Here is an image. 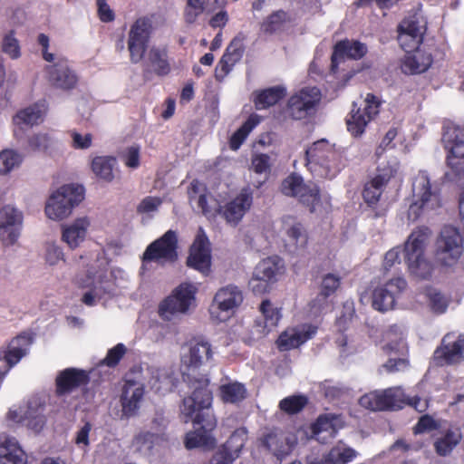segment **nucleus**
<instances>
[{"mask_svg": "<svg viewBox=\"0 0 464 464\" xmlns=\"http://www.w3.org/2000/svg\"><path fill=\"white\" fill-rule=\"evenodd\" d=\"M208 385L207 377L192 381L189 385L191 394L184 398L180 407L183 420L191 421L196 429L186 434L185 446L188 450L208 444V433L217 426V420L210 411L213 397Z\"/></svg>", "mask_w": 464, "mask_h": 464, "instance_id": "f257e3e1", "label": "nucleus"}, {"mask_svg": "<svg viewBox=\"0 0 464 464\" xmlns=\"http://www.w3.org/2000/svg\"><path fill=\"white\" fill-rule=\"evenodd\" d=\"M305 165L314 177L332 179L344 167V157L325 139L314 142L305 150Z\"/></svg>", "mask_w": 464, "mask_h": 464, "instance_id": "f03ea898", "label": "nucleus"}, {"mask_svg": "<svg viewBox=\"0 0 464 464\" xmlns=\"http://www.w3.org/2000/svg\"><path fill=\"white\" fill-rule=\"evenodd\" d=\"M362 407L371 411L400 410L410 405L419 412L428 408V402L418 396H406L401 387H392L382 392H372L362 396L359 400Z\"/></svg>", "mask_w": 464, "mask_h": 464, "instance_id": "7ed1b4c3", "label": "nucleus"}, {"mask_svg": "<svg viewBox=\"0 0 464 464\" xmlns=\"http://www.w3.org/2000/svg\"><path fill=\"white\" fill-rule=\"evenodd\" d=\"M413 200L408 208V219L416 221L440 206V189L432 184L427 171L420 170L412 180Z\"/></svg>", "mask_w": 464, "mask_h": 464, "instance_id": "20e7f679", "label": "nucleus"}, {"mask_svg": "<svg viewBox=\"0 0 464 464\" xmlns=\"http://www.w3.org/2000/svg\"><path fill=\"white\" fill-rule=\"evenodd\" d=\"M430 234L427 227L414 230L404 246L405 261L411 275L420 279H430L433 272L432 264L425 258L424 249Z\"/></svg>", "mask_w": 464, "mask_h": 464, "instance_id": "39448f33", "label": "nucleus"}, {"mask_svg": "<svg viewBox=\"0 0 464 464\" xmlns=\"http://www.w3.org/2000/svg\"><path fill=\"white\" fill-rule=\"evenodd\" d=\"M84 187L79 184L63 185L55 190L45 205V214L53 220L67 218L84 198Z\"/></svg>", "mask_w": 464, "mask_h": 464, "instance_id": "423d86ee", "label": "nucleus"}, {"mask_svg": "<svg viewBox=\"0 0 464 464\" xmlns=\"http://www.w3.org/2000/svg\"><path fill=\"white\" fill-rule=\"evenodd\" d=\"M197 291L198 288L192 284H180L160 304V317L171 321L186 314L195 303Z\"/></svg>", "mask_w": 464, "mask_h": 464, "instance_id": "0eeeda50", "label": "nucleus"}, {"mask_svg": "<svg viewBox=\"0 0 464 464\" xmlns=\"http://www.w3.org/2000/svg\"><path fill=\"white\" fill-rule=\"evenodd\" d=\"M82 288L89 290L82 295V301L89 306H92L97 301L106 296H111L116 288L113 272L106 266L95 272L89 271L86 278L78 282Z\"/></svg>", "mask_w": 464, "mask_h": 464, "instance_id": "6e6552de", "label": "nucleus"}, {"mask_svg": "<svg viewBox=\"0 0 464 464\" xmlns=\"http://www.w3.org/2000/svg\"><path fill=\"white\" fill-rule=\"evenodd\" d=\"M463 238L459 231L451 226H445L435 243V258L443 266H455L463 253Z\"/></svg>", "mask_w": 464, "mask_h": 464, "instance_id": "1a4fd4ad", "label": "nucleus"}, {"mask_svg": "<svg viewBox=\"0 0 464 464\" xmlns=\"http://www.w3.org/2000/svg\"><path fill=\"white\" fill-rule=\"evenodd\" d=\"M178 237L174 230H168L163 236L150 243L142 255L141 270L145 271L150 262L160 266L173 263L178 258Z\"/></svg>", "mask_w": 464, "mask_h": 464, "instance_id": "9d476101", "label": "nucleus"}, {"mask_svg": "<svg viewBox=\"0 0 464 464\" xmlns=\"http://www.w3.org/2000/svg\"><path fill=\"white\" fill-rule=\"evenodd\" d=\"M321 96L317 87L302 88L289 97L284 111V119L300 121L310 117L314 113Z\"/></svg>", "mask_w": 464, "mask_h": 464, "instance_id": "9b49d317", "label": "nucleus"}, {"mask_svg": "<svg viewBox=\"0 0 464 464\" xmlns=\"http://www.w3.org/2000/svg\"><path fill=\"white\" fill-rule=\"evenodd\" d=\"M242 291L235 285L220 287L209 307L211 318L218 322L227 320L243 303Z\"/></svg>", "mask_w": 464, "mask_h": 464, "instance_id": "f8f14e48", "label": "nucleus"}, {"mask_svg": "<svg viewBox=\"0 0 464 464\" xmlns=\"http://www.w3.org/2000/svg\"><path fill=\"white\" fill-rule=\"evenodd\" d=\"M152 21L149 17H140L131 25L128 34V50L132 63L143 61L152 33Z\"/></svg>", "mask_w": 464, "mask_h": 464, "instance_id": "ddd939ff", "label": "nucleus"}, {"mask_svg": "<svg viewBox=\"0 0 464 464\" xmlns=\"http://www.w3.org/2000/svg\"><path fill=\"white\" fill-rule=\"evenodd\" d=\"M282 193L285 196L297 198L306 205L311 212L317 210L320 201V190L314 183L305 184L301 176L292 174L284 179L281 185Z\"/></svg>", "mask_w": 464, "mask_h": 464, "instance_id": "4468645a", "label": "nucleus"}, {"mask_svg": "<svg viewBox=\"0 0 464 464\" xmlns=\"http://www.w3.org/2000/svg\"><path fill=\"white\" fill-rule=\"evenodd\" d=\"M426 32V22L418 15L413 14L404 18L398 28V42L401 47L407 53H412L420 48L423 35Z\"/></svg>", "mask_w": 464, "mask_h": 464, "instance_id": "2eb2a0df", "label": "nucleus"}, {"mask_svg": "<svg viewBox=\"0 0 464 464\" xmlns=\"http://www.w3.org/2000/svg\"><path fill=\"white\" fill-rule=\"evenodd\" d=\"M24 216L13 205L0 208V240L5 246L14 245L20 237Z\"/></svg>", "mask_w": 464, "mask_h": 464, "instance_id": "dca6fc26", "label": "nucleus"}, {"mask_svg": "<svg viewBox=\"0 0 464 464\" xmlns=\"http://www.w3.org/2000/svg\"><path fill=\"white\" fill-rule=\"evenodd\" d=\"M381 102L378 98L372 93H368L363 101V108L355 110L356 104L353 103L350 118L347 119V129L349 132L354 136H361L367 124L376 116L380 111Z\"/></svg>", "mask_w": 464, "mask_h": 464, "instance_id": "f3484780", "label": "nucleus"}, {"mask_svg": "<svg viewBox=\"0 0 464 464\" xmlns=\"http://www.w3.org/2000/svg\"><path fill=\"white\" fill-rule=\"evenodd\" d=\"M407 282L402 277H395L374 288L372 295V305L380 312L392 309L396 300L406 289Z\"/></svg>", "mask_w": 464, "mask_h": 464, "instance_id": "a211bd4d", "label": "nucleus"}, {"mask_svg": "<svg viewBox=\"0 0 464 464\" xmlns=\"http://www.w3.org/2000/svg\"><path fill=\"white\" fill-rule=\"evenodd\" d=\"M32 343L30 334H22L11 341L6 350L0 352V383L11 368L27 354Z\"/></svg>", "mask_w": 464, "mask_h": 464, "instance_id": "6ab92c4d", "label": "nucleus"}, {"mask_svg": "<svg viewBox=\"0 0 464 464\" xmlns=\"http://www.w3.org/2000/svg\"><path fill=\"white\" fill-rule=\"evenodd\" d=\"M189 267L196 269L203 275H208L211 266V253L209 241L202 227H199L197 237L190 246L187 260Z\"/></svg>", "mask_w": 464, "mask_h": 464, "instance_id": "aec40b11", "label": "nucleus"}, {"mask_svg": "<svg viewBox=\"0 0 464 464\" xmlns=\"http://www.w3.org/2000/svg\"><path fill=\"white\" fill-rule=\"evenodd\" d=\"M145 395V388L141 382L127 380L125 381L120 403L121 406V419H129L138 414Z\"/></svg>", "mask_w": 464, "mask_h": 464, "instance_id": "412c9836", "label": "nucleus"}, {"mask_svg": "<svg viewBox=\"0 0 464 464\" xmlns=\"http://www.w3.org/2000/svg\"><path fill=\"white\" fill-rule=\"evenodd\" d=\"M52 63L45 68L50 84L62 90L74 88L78 82V76L70 68L68 61L60 57Z\"/></svg>", "mask_w": 464, "mask_h": 464, "instance_id": "4be33fe9", "label": "nucleus"}, {"mask_svg": "<svg viewBox=\"0 0 464 464\" xmlns=\"http://www.w3.org/2000/svg\"><path fill=\"white\" fill-rule=\"evenodd\" d=\"M245 34H238L230 42L215 70V76L218 81H223L241 60L245 52Z\"/></svg>", "mask_w": 464, "mask_h": 464, "instance_id": "5701e85b", "label": "nucleus"}, {"mask_svg": "<svg viewBox=\"0 0 464 464\" xmlns=\"http://www.w3.org/2000/svg\"><path fill=\"white\" fill-rule=\"evenodd\" d=\"M317 333V326L312 324H303L283 332L277 339L280 351H289L299 347L312 339Z\"/></svg>", "mask_w": 464, "mask_h": 464, "instance_id": "b1692460", "label": "nucleus"}, {"mask_svg": "<svg viewBox=\"0 0 464 464\" xmlns=\"http://www.w3.org/2000/svg\"><path fill=\"white\" fill-rule=\"evenodd\" d=\"M252 203L251 190L249 188H243L235 198L224 207H221L219 211L228 224L237 226L250 209Z\"/></svg>", "mask_w": 464, "mask_h": 464, "instance_id": "393cba45", "label": "nucleus"}, {"mask_svg": "<svg viewBox=\"0 0 464 464\" xmlns=\"http://www.w3.org/2000/svg\"><path fill=\"white\" fill-rule=\"evenodd\" d=\"M212 357L211 345L204 341H191L181 353V363L188 371H194Z\"/></svg>", "mask_w": 464, "mask_h": 464, "instance_id": "a878e982", "label": "nucleus"}, {"mask_svg": "<svg viewBox=\"0 0 464 464\" xmlns=\"http://www.w3.org/2000/svg\"><path fill=\"white\" fill-rule=\"evenodd\" d=\"M91 227L88 217L77 218L62 227V240L69 248L76 249L86 240Z\"/></svg>", "mask_w": 464, "mask_h": 464, "instance_id": "bb28decb", "label": "nucleus"}, {"mask_svg": "<svg viewBox=\"0 0 464 464\" xmlns=\"http://www.w3.org/2000/svg\"><path fill=\"white\" fill-rule=\"evenodd\" d=\"M442 141L448 151V165L458 169L455 159H464V127H449L443 133Z\"/></svg>", "mask_w": 464, "mask_h": 464, "instance_id": "cd10ccee", "label": "nucleus"}, {"mask_svg": "<svg viewBox=\"0 0 464 464\" xmlns=\"http://www.w3.org/2000/svg\"><path fill=\"white\" fill-rule=\"evenodd\" d=\"M296 442L295 435L282 431L268 434L263 439V446H266L279 462L291 453Z\"/></svg>", "mask_w": 464, "mask_h": 464, "instance_id": "c85d7f7f", "label": "nucleus"}, {"mask_svg": "<svg viewBox=\"0 0 464 464\" xmlns=\"http://www.w3.org/2000/svg\"><path fill=\"white\" fill-rule=\"evenodd\" d=\"M368 49L366 44L354 40H342L336 43L332 54V70L334 71L344 57H348L353 60H359L362 58Z\"/></svg>", "mask_w": 464, "mask_h": 464, "instance_id": "c756f323", "label": "nucleus"}, {"mask_svg": "<svg viewBox=\"0 0 464 464\" xmlns=\"http://www.w3.org/2000/svg\"><path fill=\"white\" fill-rule=\"evenodd\" d=\"M27 456L15 438L0 434V464H26Z\"/></svg>", "mask_w": 464, "mask_h": 464, "instance_id": "7c9ffc66", "label": "nucleus"}, {"mask_svg": "<svg viewBox=\"0 0 464 464\" xmlns=\"http://www.w3.org/2000/svg\"><path fill=\"white\" fill-rule=\"evenodd\" d=\"M88 381L89 376L85 371L67 368L56 377V392L60 396L66 394L75 388L86 384Z\"/></svg>", "mask_w": 464, "mask_h": 464, "instance_id": "2f4dec72", "label": "nucleus"}, {"mask_svg": "<svg viewBox=\"0 0 464 464\" xmlns=\"http://www.w3.org/2000/svg\"><path fill=\"white\" fill-rule=\"evenodd\" d=\"M283 258L275 255L263 258V292L271 289L285 275Z\"/></svg>", "mask_w": 464, "mask_h": 464, "instance_id": "473e14b6", "label": "nucleus"}, {"mask_svg": "<svg viewBox=\"0 0 464 464\" xmlns=\"http://www.w3.org/2000/svg\"><path fill=\"white\" fill-rule=\"evenodd\" d=\"M45 401L42 397L34 396L27 403L26 410L24 411V420L26 426L39 432L46 422L45 417Z\"/></svg>", "mask_w": 464, "mask_h": 464, "instance_id": "72a5a7b5", "label": "nucleus"}, {"mask_svg": "<svg viewBox=\"0 0 464 464\" xmlns=\"http://www.w3.org/2000/svg\"><path fill=\"white\" fill-rule=\"evenodd\" d=\"M47 112L44 102H35L20 110L13 118V122L19 127H34L42 123Z\"/></svg>", "mask_w": 464, "mask_h": 464, "instance_id": "f704fd0d", "label": "nucleus"}, {"mask_svg": "<svg viewBox=\"0 0 464 464\" xmlns=\"http://www.w3.org/2000/svg\"><path fill=\"white\" fill-rule=\"evenodd\" d=\"M165 440V436L161 431L141 430L133 437L131 447L140 454L149 456Z\"/></svg>", "mask_w": 464, "mask_h": 464, "instance_id": "c9c22d12", "label": "nucleus"}, {"mask_svg": "<svg viewBox=\"0 0 464 464\" xmlns=\"http://www.w3.org/2000/svg\"><path fill=\"white\" fill-rule=\"evenodd\" d=\"M218 397L222 402L238 406L247 397V390L244 383L227 380L218 388Z\"/></svg>", "mask_w": 464, "mask_h": 464, "instance_id": "e433bc0d", "label": "nucleus"}, {"mask_svg": "<svg viewBox=\"0 0 464 464\" xmlns=\"http://www.w3.org/2000/svg\"><path fill=\"white\" fill-rule=\"evenodd\" d=\"M432 56L420 48L408 53L402 63V69L407 73H421L432 64Z\"/></svg>", "mask_w": 464, "mask_h": 464, "instance_id": "4c0bfd02", "label": "nucleus"}, {"mask_svg": "<svg viewBox=\"0 0 464 464\" xmlns=\"http://www.w3.org/2000/svg\"><path fill=\"white\" fill-rule=\"evenodd\" d=\"M144 57L145 63L151 66L158 75H167L170 72V65L168 61V51L165 47L151 46L147 50Z\"/></svg>", "mask_w": 464, "mask_h": 464, "instance_id": "58836bf2", "label": "nucleus"}, {"mask_svg": "<svg viewBox=\"0 0 464 464\" xmlns=\"http://www.w3.org/2000/svg\"><path fill=\"white\" fill-rule=\"evenodd\" d=\"M392 173L377 174L370 182L364 186L362 197L369 206L376 205L388 184Z\"/></svg>", "mask_w": 464, "mask_h": 464, "instance_id": "ea45409f", "label": "nucleus"}, {"mask_svg": "<svg viewBox=\"0 0 464 464\" xmlns=\"http://www.w3.org/2000/svg\"><path fill=\"white\" fill-rule=\"evenodd\" d=\"M174 372L166 368L151 369V378L150 380V388L159 393L170 392L176 384Z\"/></svg>", "mask_w": 464, "mask_h": 464, "instance_id": "a19ab883", "label": "nucleus"}, {"mask_svg": "<svg viewBox=\"0 0 464 464\" xmlns=\"http://www.w3.org/2000/svg\"><path fill=\"white\" fill-rule=\"evenodd\" d=\"M247 432L245 429L236 430L216 454L223 455L226 459H231V464L238 457L246 441Z\"/></svg>", "mask_w": 464, "mask_h": 464, "instance_id": "79ce46f5", "label": "nucleus"}, {"mask_svg": "<svg viewBox=\"0 0 464 464\" xmlns=\"http://www.w3.org/2000/svg\"><path fill=\"white\" fill-rule=\"evenodd\" d=\"M446 340L447 336L443 339V347L435 351L436 358L443 357L449 364L464 359V335H460L452 343H446Z\"/></svg>", "mask_w": 464, "mask_h": 464, "instance_id": "37998d69", "label": "nucleus"}, {"mask_svg": "<svg viewBox=\"0 0 464 464\" xmlns=\"http://www.w3.org/2000/svg\"><path fill=\"white\" fill-rule=\"evenodd\" d=\"M117 160L111 156H97L92 159L91 168L95 176L105 182H111L114 179L113 170Z\"/></svg>", "mask_w": 464, "mask_h": 464, "instance_id": "c03bdc74", "label": "nucleus"}, {"mask_svg": "<svg viewBox=\"0 0 464 464\" xmlns=\"http://www.w3.org/2000/svg\"><path fill=\"white\" fill-rule=\"evenodd\" d=\"M462 434L459 429H449L434 442V449L438 455L445 457L451 453L460 442Z\"/></svg>", "mask_w": 464, "mask_h": 464, "instance_id": "a18cd8bd", "label": "nucleus"}, {"mask_svg": "<svg viewBox=\"0 0 464 464\" xmlns=\"http://www.w3.org/2000/svg\"><path fill=\"white\" fill-rule=\"evenodd\" d=\"M342 427V418L340 415L327 413L321 415L314 423L312 430L315 435L321 432H328L331 437L334 436L337 430Z\"/></svg>", "mask_w": 464, "mask_h": 464, "instance_id": "49530a36", "label": "nucleus"}, {"mask_svg": "<svg viewBox=\"0 0 464 464\" xmlns=\"http://www.w3.org/2000/svg\"><path fill=\"white\" fill-rule=\"evenodd\" d=\"M24 155L14 149H4L0 151V174L7 175L20 168Z\"/></svg>", "mask_w": 464, "mask_h": 464, "instance_id": "de8ad7c7", "label": "nucleus"}, {"mask_svg": "<svg viewBox=\"0 0 464 464\" xmlns=\"http://www.w3.org/2000/svg\"><path fill=\"white\" fill-rule=\"evenodd\" d=\"M428 306L436 314L446 313L450 297L434 287H428L425 292Z\"/></svg>", "mask_w": 464, "mask_h": 464, "instance_id": "09e8293b", "label": "nucleus"}, {"mask_svg": "<svg viewBox=\"0 0 464 464\" xmlns=\"http://www.w3.org/2000/svg\"><path fill=\"white\" fill-rule=\"evenodd\" d=\"M259 116L252 114L246 121L230 138L229 147L232 150H237L249 133L259 124Z\"/></svg>", "mask_w": 464, "mask_h": 464, "instance_id": "8fccbe9b", "label": "nucleus"}, {"mask_svg": "<svg viewBox=\"0 0 464 464\" xmlns=\"http://www.w3.org/2000/svg\"><path fill=\"white\" fill-rule=\"evenodd\" d=\"M356 456L352 448L334 447L325 454L319 464H347Z\"/></svg>", "mask_w": 464, "mask_h": 464, "instance_id": "3c124183", "label": "nucleus"}, {"mask_svg": "<svg viewBox=\"0 0 464 464\" xmlns=\"http://www.w3.org/2000/svg\"><path fill=\"white\" fill-rule=\"evenodd\" d=\"M282 308L274 305L269 300L263 299V323L264 328L271 331L276 327L282 318Z\"/></svg>", "mask_w": 464, "mask_h": 464, "instance_id": "603ef678", "label": "nucleus"}, {"mask_svg": "<svg viewBox=\"0 0 464 464\" xmlns=\"http://www.w3.org/2000/svg\"><path fill=\"white\" fill-rule=\"evenodd\" d=\"M308 399L305 395L298 394L284 398L279 402L281 411L287 414H295L300 412L307 404Z\"/></svg>", "mask_w": 464, "mask_h": 464, "instance_id": "864d4df0", "label": "nucleus"}, {"mask_svg": "<svg viewBox=\"0 0 464 464\" xmlns=\"http://www.w3.org/2000/svg\"><path fill=\"white\" fill-rule=\"evenodd\" d=\"M1 50L13 60H16L21 56V47L18 39L15 37L14 30H11L4 34Z\"/></svg>", "mask_w": 464, "mask_h": 464, "instance_id": "5fc2aeb1", "label": "nucleus"}, {"mask_svg": "<svg viewBox=\"0 0 464 464\" xmlns=\"http://www.w3.org/2000/svg\"><path fill=\"white\" fill-rule=\"evenodd\" d=\"M209 0H187L184 19L187 24H194L205 12Z\"/></svg>", "mask_w": 464, "mask_h": 464, "instance_id": "6e6d98bb", "label": "nucleus"}, {"mask_svg": "<svg viewBox=\"0 0 464 464\" xmlns=\"http://www.w3.org/2000/svg\"><path fill=\"white\" fill-rule=\"evenodd\" d=\"M286 87L283 84L263 89V109L276 104L286 95Z\"/></svg>", "mask_w": 464, "mask_h": 464, "instance_id": "4d7b16f0", "label": "nucleus"}, {"mask_svg": "<svg viewBox=\"0 0 464 464\" xmlns=\"http://www.w3.org/2000/svg\"><path fill=\"white\" fill-rule=\"evenodd\" d=\"M53 139L47 132H37L33 134L28 139V146L33 151H46L51 144Z\"/></svg>", "mask_w": 464, "mask_h": 464, "instance_id": "13d9d810", "label": "nucleus"}, {"mask_svg": "<svg viewBox=\"0 0 464 464\" xmlns=\"http://www.w3.org/2000/svg\"><path fill=\"white\" fill-rule=\"evenodd\" d=\"M341 285V277L334 273H328L323 276L321 283V297L324 295H332L339 288Z\"/></svg>", "mask_w": 464, "mask_h": 464, "instance_id": "bf43d9fd", "label": "nucleus"}, {"mask_svg": "<svg viewBox=\"0 0 464 464\" xmlns=\"http://www.w3.org/2000/svg\"><path fill=\"white\" fill-rule=\"evenodd\" d=\"M127 348L123 343H118L114 347L111 348L105 358L102 361V364L109 367L116 366L123 355L126 353Z\"/></svg>", "mask_w": 464, "mask_h": 464, "instance_id": "052dcab7", "label": "nucleus"}, {"mask_svg": "<svg viewBox=\"0 0 464 464\" xmlns=\"http://www.w3.org/2000/svg\"><path fill=\"white\" fill-rule=\"evenodd\" d=\"M63 258V249L55 244H47L45 246V261L50 266L57 265Z\"/></svg>", "mask_w": 464, "mask_h": 464, "instance_id": "680f3d73", "label": "nucleus"}, {"mask_svg": "<svg viewBox=\"0 0 464 464\" xmlns=\"http://www.w3.org/2000/svg\"><path fill=\"white\" fill-rule=\"evenodd\" d=\"M71 137L72 140V147L74 149L86 150L92 146V136L90 133H86V134L82 135L76 130H72L71 132Z\"/></svg>", "mask_w": 464, "mask_h": 464, "instance_id": "e2e57ef3", "label": "nucleus"}, {"mask_svg": "<svg viewBox=\"0 0 464 464\" xmlns=\"http://www.w3.org/2000/svg\"><path fill=\"white\" fill-rule=\"evenodd\" d=\"M287 236L296 246H304L306 243V236L304 233L303 227L300 223L294 224L287 229Z\"/></svg>", "mask_w": 464, "mask_h": 464, "instance_id": "0e129e2a", "label": "nucleus"}, {"mask_svg": "<svg viewBox=\"0 0 464 464\" xmlns=\"http://www.w3.org/2000/svg\"><path fill=\"white\" fill-rule=\"evenodd\" d=\"M124 164L130 169H137L140 166V148L137 146L129 147L123 155Z\"/></svg>", "mask_w": 464, "mask_h": 464, "instance_id": "69168bd1", "label": "nucleus"}, {"mask_svg": "<svg viewBox=\"0 0 464 464\" xmlns=\"http://www.w3.org/2000/svg\"><path fill=\"white\" fill-rule=\"evenodd\" d=\"M162 201L158 197H146L138 207L140 213H151L157 211Z\"/></svg>", "mask_w": 464, "mask_h": 464, "instance_id": "338daca9", "label": "nucleus"}, {"mask_svg": "<svg viewBox=\"0 0 464 464\" xmlns=\"http://www.w3.org/2000/svg\"><path fill=\"white\" fill-rule=\"evenodd\" d=\"M401 253H404V248L401 249V246H396L389 250L384 256L383 261V267L384 269L388 270L392 266H393L395 264L401 263Z\"/></svg>", "mask_w": 464, "mask_h": 464, "instance_id": "774afa93", "label": "nucleus"}]
</instances>
